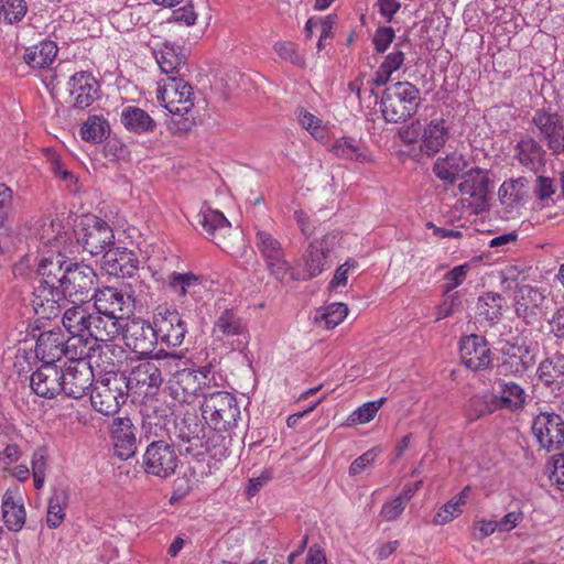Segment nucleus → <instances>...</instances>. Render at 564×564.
Returning <instances> with one entry per match:
<instances>
[{"label": "nucleus", "mask_w": 564, "mask_h": 564, "mask_svg": "<svg viewBox=\"0 0 564 564\" xmlns=\"http://www.w3.org/2000/svg\"><path fill=\"white\" fill-rule=\"evenodd\" d=\"M181 361L180 354L160 351L152 358L139 362L129 375H126L128 392L142 399L155 395L164 376L172 373L173 367H177Z\"/></svg>", "instance_id": "1"}, {"label": "nucleus", "mask_w": 564, "mask_h": 564, "mask_svg": "<svg viewBox=\"0 0 564 564\" xmlns=\"http://www.w3.org/2000/svg\"><path fill=\"white\" fill-rule=\"evenodd\" d=\"M172 378L169 380V391L173 400L178 403L192 404L197 398L203 400L223 376L217 373L212 364L198 368L173 367Z\"/></svg>", "instance_id": "2"}, {"label": "nucleus", "mask_w": 564, "mask_h": 564, "mask_svg": "<svg viewBox=\"0 0 564 564\" xmlns=\"http://www.w3.org/2000/svg\"><path fill=\"white\" fill-rule=\"evenodd\" d=\"M226 380L218 381L200 403L202 417L216 432L235 429L241 416L237 397L224 390Z\"/></svg>", "instance_id": "3"}, {"label": "nucleus", "mask_w": 564, "mask_h": 564, "mask_svg": "<svg viewBox=\"0 0 564 564\" xmlns=\"http://www.w3.org/2000/svg\"><path fill=\"white\" fill-rule=\"evenodd\" d=\"M421 102L420 89L414 84L397 82L383 90L380 108L387 122L399 123L412 118Z\"/></svg>", "instance_id": "4"}, {"label": "nucleus", "mask_w": 564, "mask_h": 564, "mask_svg": "<svg viewBox=\"0 0 564 564\" xmlns=\"http://www.w3.org/2000/svg\"><path fill=\"white\" fill-rule=\"evenodd\" d=\"M91 387V406L104 415L116 414L129 394L126 373L120 371L107 370Z\"/></svg>", "instance_id": "5"}, {"label": "nucleus", "mask_w": 564, "mask_h": 564, "mask_svg": "<svg viewBox=\"0 0 564 564\" xmlns=\"http://www.w3.org/2000/svg\"><path fill=\"white\" fill-rule=\"evenodd\" d=\"M338 243L336 234H326L321 239H315L307 246L300 261V269L293 271L289 276L293 281H308L330 268L332 252Z\"/></svg>", "instance_id": "6"}, {"label": "nucleus", "mask_w": 564, "mask_h": 564, "mask_svg": "<svg viewBox=\"0 0 564 564\" xmlns=\"http://www.w3.org/2000/svg\"><path fill=\"white\" fill-rule=\"evenodd\" d=\"M75 236L83 250L91 256H104L115 245L113 229L96 216L82 220Z\"/></svg>", "instance_id": "7"}, {"label": "nucleus", "mask_w": 564, "mask_h": 564, "mask_svg": "<svg viewBox=\"0 0 564 564\" xmlns=\"http://www.w3.org/2000/svg\"><path fill=\"white\" fill-rule=\"evenodd\" d=\"M158 100L170 113L183 117L194 107L193 88L183 77L169 76L159 82Z\"/></svg>", "instance_id": "8"}, {"label": "nucleus", "mask_w": 564, "mask_h": 564, "mask_svg": "<svg viewBox=\"0 0 564 564\" xmlns=\"http://www.w3.org/2000/svg\"><path fill=\"white\" fill-rule=\"evenodd\" d=\"M177 464L174 445L164 440L152 441L143 454L142 466L150 476L167 478L175 473Z\"/></svg>", "instance_id": "9"}, {"label": "nucleus", "mask_w": 564, "mask_h": 564, "mask_svg": "<svg viewBox=\"0 0 564 564\" xmlns=\"http://www.w3.org/2000/svg\"><path fill=\"white\" fill-rule=\"evenodd\" d=\"M256 246L264 259L270 274L284 283L291 273V264L285 259L280 241L269 231L259 230L256 235Z\"/></svg>", "instance_id": "10"}, {"label": "nucleus", "mask_w": 564, "mask_h": 564, "mask_svg": "<svg viewBox=\"0 0 564 564\" xmlns=\"http://www.w3.org/2000/svg\"><path fill=\"white\" fill-rule=\"evenodd\" d=\"M153 325L158 343L169 347H178L183 344L187 326L176 310L159 306L153 316Z\"/></svg>", "instance_id": "11"}, {"label": "nucleus", "mask_w": 564, "mask_h": 564, "mask_svg": "<svg viewBox=\"0 0 564 564\" xmlns=\"http://www.w3.org/2000/svg\"><path fill=\"white\" fill-rule=\"evenodd\" d=\"M94 307L100 314H110L127 319L134 308L131 292L124 289L106 286L94 291Z\"/></svg>", "instance_id": "12"}, {"label": "nucleus", "mask_w": 564, "mask_h": 564, "mask_svg": "<svg viewBox=\"0 0 564 564\" xmlns=\"http://www.w3.org/2000/svg\"><path fill=\"white\" fill-rule=\"evenodd\" d=\"M532 433L542 448L557 451L564 444V420L557 413L541 412L533 419Z\"/></svg>", "instance_id": "13"}, {"label": "nucleus", "mask_w": 564, "mask_h": 564, "mask_svg": "<svg viewBox=\"0 0 564 564\" xmlns=\"http://www.w3.org/2000/svg\"><path fill=\"white\" fill-rule=\"evenodd\" d=\"M95 278L90 267L73 262L59 290L65 299H72L69 303H85L95 291Z\"/></svg>", "instance_id": "14"}, {"label": "nucleus", "mask_w": 564, "mask_h": 564, "mask_svg": "<svg viewBox=\"0 0 564 564\" xmlns=\"http://www.w3.org/2000/svg\"><path fill=\"white\" fill-rule=\"evenodd\" d=\"M514 312L525 324H534L543 314L545 295L536 286L518 285L514 291Z\"/></svg>", "instance_id": "15"}, {"label": "nucleus", "mask_w": 564, "mask_h": 564, "mask_svg": "<svg viewBox=\"0 0 564 564\" xmlns=\"http://www.w3.org/2000/svg\"><path fill=\"white\" fill-rule=\"evenodd\" d=\"M121 334L126 346L140 355L151 354L158 343L154 325L142 318L126 319Z\"/></svg>", "instance_id": "16"}, {"label": "nucleus", "mask_w": 564, "mask_h": 564, "mask_svg": "<svg viewBox=\"0 0 564 564\" xmlns=\"http://www.w3.org/2000/svg\"><path fill=\"white\" fill-rule=\"evenodd\" d=\"M90 339L77 337L72 335L69 338H65V345L63 347V357L67 358L68 362L65 366H73L77 362H88L101 367L102 365L98 361L102 355L112 351L111 345L93 344L88 347Z\"/></svg>", "instance_id": "17"}, {"label": "nucleus", "mask_w": 564, "mask_h": 564, "mask_svg": "<svg viewBox=\"0 0 564 564\" xmlns=\"http://www.w3.org/2000/svg\"><path fill=\"white\" fill-rule=\"evenodd\" d=\"M214 336L219 340L230 339L232 349H241L248 344V329L242 318L232 308L224 310L215 319Z\"/></svg>", "instance_id": "18"}, {"label": "nucleus", "mask_w": 564, "mask_h": 564, "mask_svg": "<svg viewBox=\"0 0 564 564\" xmlns=\"http://www.w3.org/2000/svg\"><path fill=\"white\" fill-rule=\"evenodd\" d=\"M501 352L503 360L498 366V372L502 376H522L535 364L534 354L525 344L506 343Z\"/></svg>", "instance_id": "19"}, {"label": "nucleus", "mask_w": 564, "mask_h": 564, "mask_svg": "<svg viewBox=\"0 0 564 564\" xmlns=\"http://www.w3.org/2000/svg\"><path fill=\"white\" fill-rule=\"evenodd\" d=\"M175 435L182 444L186 454L197 456L205 443V425L196 413H186L175 422Z\"/></svg>", "instance_id": "20"}, {"label": "nucleus", "mask_w": 564, "mask_h": 564, "mask_svg": "<svg viewBox=\"0 0 564 564\" xmlns=\"http://www.w3.org/2000/svg\"><path fill=\"white\" fill-rule=\"evenodd\" d=\"M63 368L56 364H42L30 378V386L35 394L52 399L63 392Z\"/></svg>", "instance_id": "21"}, {"label": "nucleus", "mask_w": 564, "mask_h": 564, "mask_svg": "<svg viewBox=\"0 0 564 564\" xmlns=\"http://www.w3.org/2000/svg\"><path fill=\"white\" fill-rule=\"evenodd\" d=\"M93 365L88 362L63 367V392L69 398H83L93 386Z\"/></svg>", "instance_id": "22"}, {"label": "nucleus", "mask_w": 564, "mask_h": 564, "mask_svg": "<svg viewBox=\"0 0 564 564\" xmlns=\"http://www.w3.org/2000/svg\"><path fill=\"white\" fill-rule=\"evenodd\" d=\"M69 304L59 289L50 288L42 283L34 289L32 306L35 314L43 319L57 317L63 307Z\"/></svg>", "instance_id": "23"}, {"label": "nucleus", "mask_w": 564, "mask_h": 564, "mask_svg": "<svg viewBox=\"0 0 564 564\" xmlns=\"http://www.w3.org/2000/svg\"><path fill=\"white\" fill-rule=\"evenodd\" d=\"M491 395L496 410L518 412L522 410L529 395L517 382L498 379L491 389Z\"/></svg>", "instance_id": "24"}, {"label": "nucleus", "mask_w": 564, "mask_h": 564, "mask_svg": "<svg viewBox=\"0 0 564 564\" xmlns=\"http://www.w3.org/2000/svg\"><path fill=\"white\" fill-rule=\"evenodd\" d=\"M459 352L463 364L474 371L486 369L492 361L488 343L480 335L464 337L460 340Z\"/></svg>", "instance_id": "25"}, {"label": "nucleus", "mask_w": 564, "mask_h": 564, "mask_svg": "<svg viewBox=\"0 0 564 564\" xmlns=\"http://www.w3.org/2000/svg\"><path fill=\"white\" fill-rule=\"evenodd\" d=\"M68 93L76 109H86L98 98L99 84L89 72H77L68 80Z\"/></svg>", "instance_id": "26"}, {"label": "nucleus", "mask_w": 564, "mask_h": 564, "mask_svg": "<svg viewBox=\"0 0 564 564\" xmlns=\"http://www.w3.org/2000/svg\"><path fill=\"white\" fill-rule=\"evenodd\" d=\"M102 259V269L106 273L117 278H131L139 269L137 254L124 247L112 246Z\"/></svg>", "instance_id": "27"}, {"label": "nucleus", "mask_w": 564, "mask_h": 564, "mask_svg": "<svg viewBox=\"0 0 564 564\" xmlns=\"http://www.w3.org/2000/svg\"><path fill=\"white\" fill-rule=\"evenodd\" d=\"M533 133L546 143L552 151L558 144V138L564 131L563 118L557 112L543 109L536 110L532 118Z\"/></svg>", "instance_id": "28"}, {"label": "nucleus", "mask_w": 564, "mask_h": 564, "mask_svg": "<svg viewBox=\"0 0 564 564\" xmlns=\"http://www.w3.org/2000/svg\"><path fill=\"white\" fill-rule=\"evenodd\" d=\"M160 69L169 76L184 77L188 72L186 50L165 42L154 51Z\"/></svg>", "instance_id": "29"}, {"label": "nucleus", "mask_w": 564, "mask_h": 564, "mask_svg": "<svg viewBox=\"0 0 564 564\" xmlns=\"http://www.w3.org/2000/svg\"><path fill=\"white\" fill-rule=\"evenodd\" d=\"M137 429L129 417H117L111 424V438L116 454L128 459L137 452Z\"/></svg>", "instance_id": "30"}, {"label": "nucleus", "mask_w": 564, "mask_h": 564, "mask_svg": "<svg viewBox=\"0 0 564 564\" xmlns=\"http://www.w3.org/2000/svg\"><path fill=\"white\" fill-rule=\"evenodd\" d=\"M72 263L61 253L43 258L37 267V273L41 276L40 283L50 288L62 289Z\"/></svg>", "instance_id": "31"}, {"label": "nucleus", "mask_w": 564, "mask_h": 564, "mask_svg": "<svg viewBox=\"0 0 564 564\" xmlns=\"http://www.w3.org/2000/svg\"><path fill=\"white\" fill-rule=\"evenodd\" d=\"M124 318L110 314L93 313L88 339L94 344L111 341L123 330Z\"/></svg>", "instance_id": "32"}, {"label": "nucleus", "mask_w": 564, "mask_h": 564, "mask_svg": "<svg viewBox=\"0 0 564 564\" xmlns=\"http://www.w3.org/2000/svg\"><path fill=\"white\" fill-rule=\"evenodd\" d=\"M65 334L62 329L42 332L35 345V355L42 364H56L63 358Z\"/></svg>", "instance_id": "33"}, {"label": "nucleus", "mask_w": 564, "mask_h": 564, "mask_svg": "<svg viewBox=\"0 0 564 564\" xmlns=\"http://www.w3.org/2000/svg\"><path fill=\"white\" fill-rule=\"evenodd\" d=\"M468 165L469 162L465 155L454 151L436 159L433 164V173L443 183L454 184L459 177H463Z\"/></svg>", "instance_id": "34"}, {"label": "nucleus", "mask_w": 564, "mask_h": 564, "mask_svg": "<svg viewBox=\"0 0 564 564\" xmlns=\"http://www.w3.org/2000/svg\"><path fill=\"white\" fill-rule=\"evenodd\" d=\"M63 310L62 324L65 329L70 335L88 339L93 315L88 306L84 303H72L70 306L65 305Z\"/></svg>", "instance_id": "35"}, {"label": "nucleus", "mask_w": 564, "mask_h": 564, "mask_svg": "<svg viewBox=\"0 0 564 564\" xmlns=\"http://www.w3.org/2000/svg\"><path fill=\"white\" fill-rule=\"evenodd\" d=\"M2 518L10 531H20L26 518L23 498L18 488L8 489L2 497Z\"/></svg>", "instance_id": "36"}, {"label": "nucleus", "mask_w": 564, "mask_h": 564, "mask_svg": "<svg viewBox=\"0 0 564 564\" xmlns=\"http://www.w3.org/2000/svg\"><path fill=\"white\" fill-rule=\"evenodd\" d=\"M462 178L458 192L477 202L485 203L491 183L488 172L480 167H471L464 173Z\"/></svg>", "instance_id": "37"}, {"label": "nucleus", "mask_w": 564, "mask_h": 564, "mask_svg": "<svg viewBox=\"0 0 564 564\" xmlns=\"http://www.w3.org/2000/svg\"><path fill=\"white\" fill-rule=\"evenodd\" d=\"M329 151L338 159L368 163L372 161L371 152L360 140L343 137L334 141Z\"/></svg>", "instance_id": "38"}, {"label": "nucleus", "mask_w": 564, "mask_h": 564, "mask_svg": "<svg viewBox=\"0 0 564 564\" xmlns=\"http://www.w3.org/2000/svg\"><path fill=\"white\" fill-rule=\"evenodd\" d=\"M546 152L533 138L520 140L516 145V159L519 164L534 173L545 165Z\"/></svg>", "instance_id": "39"}, {"label": "nucleus", "mask_w": 564, "mask_h": 564, "mask_svg": "<svg viewBox=\"0 0 564 564\" xmlns=\"http://www.w3.org/2000/svg\"><path fill=\"white\" fill-rule=\"evenodd\" d=\"M449 137L448 128L442 118L431 120L421 132V150L427 155L436 154Z\"/></svg>", "instance_id": "40"}, {"label": "nucleus", "mask_w": 564, "mask_h": 564, "mask_svg": "<svg viewBox=\"0 0 564 564\" xmlns=\"http://www.w3.org/2000/svg\"><path fill=\"white\" fill-rule=\"evenodd\" d=\"M529 181L525 177L505 181L498 191L500 203L509 210L518 209L527 202Z\"/></svg>", "instance_id": "41"}, {"label": "nucleus", "mask_w": 564, "mask_h": 564, "mask_svg": "<svg viewBox=\"0 0 564 564\" xmlns=\"http://www.w3.org/2000/svg\"><path fill=\"white\" fill-rule=\"evenodd\" d=\"M120 120L128 131L137 134L152 133L156 129L155 120L145 110L137 106L124 107Z\"/></svg>", "instance_id": "42"}, {"label": "nucleus", "mask_w": 564, "mask_h": 564, "mask_svg": "<svg viewBox=\"0 0 564 564\" xmlns=\"http://www.w3.org/2000/svg\"><path fill=\"white\" fill-rule=\"evenodd\" d=\"M538 377L552 391L564 387V355L555 354L539 365Z\"/></svg>", "instance_id": "43"}, {"label": "nucleus", "mask_w": 564, "mask_h": 564, "mask_svg": "<svg viewBox=\"0 0 564 564\" xmlns=\"http://www.w3.org/2000/svg\"><path fill=\"white\" fill-rule=\"evenodd\" d=\"M57 52L56 43L45 40L26 47L23 59L32 68H46L54 63Z\"/></svg>", "instance_id": "44"}, {"label": "nucleus", "mask_w": 564, "mask_h": 564, "mask_svg": "<svg viewBox=\"0 0 564 564\" xmlns=\"http://www.w3.org/2000/svg\"><path fill=\"white\" fill-rule=\"evenodd\" d=\"M169 286L171 291L178 296H191L195 299L204 289V280L202 275L192 272H173L169 276Z\"/></svg>", "instance_id": "45"}, {"label": "nucleus", "mask_w": 564, "mask_h": 564, "mask_svg": "<svg viewBox=\"0 0 564 564\" xmlns=\"http://www.w3.org/2000/svg\"><path fill=\"white\" fill-rule=\"evenodd\" d=\"M505 304L506 300L501 294L488 292L478 297L477 316L480 321H486L492 325L500 319Z\"/></svg>", "instance_id": "46"}, {"label": "nucleus", "mask_w": 564, "mask_h": 564, "mask_svg": "<svg viewBox=\"0 0 564 564\" xmlns=\"http://www.w3.org/2000/svg\"><path fill=\"white\" fill-rule=\"evenodd\" d=\"M198 224L213 241L219 234L230 232V223L219 210L207 208L197 215Z\"/></svg>", "instance_id": "47"}, {"label": "nucleus", "mask_w": 564, "mask_h": 564, "mask_svg": "<svg viewBox=\"0 0 564 564\" xmlns=\"http://www.w3.org/2000/svg\"><path fill=\"white\" fill-rule=\"evenodd\" d=\"M68 492L64 488L54 489L47 503L46 523L50 529L58 528L65 519Z\"/></svg>", "instance_id": "48"}, {"label": "nucleus", "mask_w": 564, "mask_h": 564, "mask_svg": "<svg viewBox=\"0 0 564 564\" xmlns=\"http://www.w3.org/2000/svg\"><path fill=\"white\" fill-rule=\"evenodd\" d=\"M80 137L86 142L101 143L110 133V126L104 116L93 115L83 122Z\"/></svg>", "instance_id": "49"}, {"label": "nucleus", "mask_w": 564, "mask_h": 564, "mask_svg": "<svg viewBox=\"0 0 564 564\" xmlns=\"http://www.w3.org/2000/svg\"><path fill=\"white\" fill-rule=\"evenodd\" d=\"M400 43H397L393 47V51L390 52L380 64L378 70L375 76V84L378 86L386 85L391 75L401 68L404 63L405 54L400 48Z\"/></svg>", "instance_id": "50"}, {"label": "nucleus", "mask_w": 564, "mask_h": 564, "mask_svg": "<svg viewBox=\"0 0 564 564\" xmlns=\"http://www.w3.org/2000/svg\"><path fill=\"white\" fill-rule=\"evenodd\" d=\"M496 410L491 393L471 397L465 404V413L469 421L494 413Z\"/></svg>", "instance_id": "51"}, {"label": "nucleus", "mask_w": 564, "mask_h": 564, "mask_svg": "<svg viewBox=\"0 0 564 564\" xmlns=\"http://www.w3.org/2000/svg\"><path fill=\"white\" fill-rule=\"evenodd\" d=\"M48 466L47 448L40 446L32 453L31 468L33 475L34 487L41 489L44 486L46 469Z\"/></svg>", "instance_id": "52"}, {"label": "nucleus", "mask_w": 564, "mask_h": 564, "mask_svg": "<svg viewBox=\"0 0 564 564\" xmlns=\"http://www.w3.org/2000/svg\"><path fill=\"white\" fill-rule=\"evenodd\" d=\"M386 400V398H380L378 400L364 403L349 414L347 419L348 424L358 425L370 422L384 404Z\"/></svg>", "instance_id": "53"}, {"label": "nucleus", "mask_w": 564, "mask_h": 564, "mask_svg": "<svg viewBox=\"0 0 564 564\" xmlns=\"http://www.w3.org/2000/svg\"><path fill=\"white\" fill-rule=\"evenodd\" d=\"M28 7L24 0H0V21L15 23L26 14Z\"/></svg>", "instance_id": "54"}, {"label": "nucleus", "mask_w": 564, "mask_h": 564, "mask_svg": "<svg viewBox=\"0 0 564 564\" xmlns=\"http://www.w3.org/2000/svg\"><path fill=\"white\" fill-rule=\"evenodd\" d=\"M223 251L231 256H238L245 247L242 232L232 230L230 232L219 234V236L213 240Z\"/></svg>", "instance_id": "55"}, {"label": "nucleus", "mask_w": 564, "mask_h": 564, "mask_svg": "<svg viewBox=\"0 0 564 564\" xmlns=\"http://www.w3.org/2000/svg\"><path fill=\"white\" fill-rule=\"evenodd\" d=\"M348 314V306L340 302L330 303L325 306L321 315V322H324L326 329H332L339 325Z\"/></svg>", "instance_id": "56"}, {"label": "nucleus", "mask_w": 564, "mask_h": 564, "mask_svg": "<svg viewBox=\"0 0 564 564\" xmlns=\"http://www.w3.org/2000/svg\"><path fill=\"white\" fill-rule=\"evenodd\" d=\"M533 194L542 207L550 205L555 194L553 180L542 175L538 176L533 186Z\"/></svg>", "instance_id": "57"}, {"label": "nucleus", "mask_w": 564, "mask_h": 564, "mask_svg": "<svg viewBox=\"0 0 564 564\" xmlns=\"http://www.w3.org/2000/svg\"><path fill=\"white\" fill-rule=\"evenodd\" d=\"M469 264L464 263L454 267L444 275V293H449L454 289L458 288L466 280L467 273L469 271Z\"/></svg>", "instance_id": "58"}, {"label": "nucleus", "mask_w": 564, "mask_h": 564, "mask_svg": "<svg viewBox=\"0 0 564 564\" xmlns=\"http://www.w3.org/2000/svg\"><path fill=\"white\" fill-rule=\"evenodd\" d=\"M395 37L393 28L391 26H379L372 36V44L375 51L379 54L384 53Z\"/></svg>", "instance_id": "59"}, {"label": "nucleus", "mask_w": 564, "mask_h": 564, "mask_svg": "<svg viewBox=\"0 0 564 564\" xmlns=\"http://www.w3.org/2000/svg\"><path fill=\"white\" fill-rule=\"evenodd\" d=\"M463 513V509L457 506V502H454L452 499L444 503L434 517V524L443 525L451 522L453 519L457 518Z\"/></svg>", "instance_id": "60"}, {"label": "nucleus", "mask_w": 564, "mask_h": 564, "mask_svg": "<svg viewBox=\"0 0 564 564\" xmlns=\"http://www.w3.org/2000/svg\"><path fill=\"white\" fill-rule=\"evenodd\" d=\"M357 267L358 262L356 260L351 258L347 259L345 263L336 269L334 276L328 284L329 290H336L338 288L346 286L348 281V272L351 269H356Z\"/></svg>", "instance_id": "61"}, {"label": "nucleus", "mask_w": 564, "mask_h": 564, "mask_svg": "<svg viewBox=\"0 0 564 564\" xmlns=\"http://www.w3.org/2000/svg\"><path fill=\"white\" fill-rule=\"evenodd\" d=\"M549 478L560 490H564V454L553 456L549 467Z\"/></svg>", "instance_id": "62"}, {"label": "nucleus", "mask_w": 564, "mask_h": 564, "mask_svg": "<svg viewBox=\"0 0 564 564\" xmlns=\"http://www.w3.org/2000/svg\"><path fill=\"white\" fill-rule=\"evenodd\" d=\"M274 52L283 59L291 62L294 65L302 64L303 59L296 52V46L292 42H276L273 46Z\"/></svg>", "instance_id": "63"}, {"label": "nucleus", "mask_w": 564, "mask_h": 564, "mask_svg": "<svg viewBox=\"0 0 564 564\" xmlns=\"http://www.w3.org/2000/svg\"><path fill=\"white\" fill-rule=\"evenodd\" d=\"M405 506L406 505L397 496L382 506L380 516L384 521H393L401 516Z\"/></svg>", "instance_id": "64"}]
</instances>
